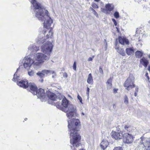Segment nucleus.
Masks as SVG:
<instances>
[{
  "mask_svg": "<svg viewBox=\"0 0 150 150\" xmlns=\"http://www.w3.org/2000/svg\"><path fill=\"white\" fill-rule=\"evenodd\" d=\"M47 96L49 99L52 100H62L61 102L59 101L54 103L57 108L67 113V116L70 119L76 114V107L75 106L69 104L68 100L65 97L60 95L57 98L56 95L53 93L47 92Z\"/></svg>",
  "mask_w": 150,
  "mask_h": 150,
  "instance_id": "nucleus-1",
  "label": "nucleus"
},
{
  "mask_svg": "<svg viewBox=\"0 0 150 150\" xmlns=\"http://www.w3.org/2000/svg\"><path fill=\"white\" fill-rule=\"evenodd\" d=\"M68 127L70 132V143L73 146H78L80 136L77 132V126L80 125L79 120L76 119H71L68 121Z\"/></svg>",
  "mask_w": 150,
  "mask_h": 150,
  "instance_id": "nucleus-2",
  "label": "nucleus"
},
{
  "mask_svg": "<svg viewBox=\"0 0 150 150\" xmlns=\"http://www.w3.org/2000/svg\"><path fill=\"white\" fill-rule=\"evenodd\" d=\"M31 3L32 4L34 9L37 10L35 12V16L41 22H44L43 24L44 29L43 30V33L45 34L47 29V10L41 4L38 2L36 0H31Z\"/></svg>",
  "mask_w": 150,
  "mask_h": 150,
  "instance_id": "nucleus-3",
  "label": "nucleus"
},
{
  "mask_svg": "<svg viewBox=\"0 0 150 150\" xmlns=\"http://www.w3.org/2000/svg\"><path fill=\"white\" fill-rule=\"evenodd\" d=\"M44 54H39L37 55V60L38 62L35 63V61L30 58L25 59L23 66L25 68L30 67L32 64H34L36 65H39L40 63L44 62V58L43 57Z\"/></svg>",
  "mask_w": 150,
  "mask_h": 150,
  "instance_id": "nucleus-4",
  "label": "nucleus"
},
{
  "mask_svg": "<svg viewBox=\"0 0 150 150\" xmlns=\"http://www.w3.org/2000/svg\"><path fill=\"white\" fill-rule=\"evenodd\" d=\"M134 77L133 74H130L129 77L127 79L124 84V86L126 87L125 89L129 91L135 86L134 83Z\"/></svg>",
  "mask_w": 150,
  "mask_h": 150,
  "instance_id": "nucleus-5",
  "label": "nucleus"
},
{
  "mask_svg": "<svg viewBox=\"0 0 150 150\" xmlns=\"http://www.w3.org/2000/svg\"><path fill=\"white\" fill-rule=\"evenodd\" d=\"M19 77L17 76L15 74H14L12 80L13 81H17V84L19 86L22 87L25 89H27L28 87L29 83L28 82V80L26 79H24L21 80L20 81H18Z\"/></svg>",
  "mask_w": 150,
  "mask_h": 150,
  "instance_id": "nucleus-6",
  "label": "nucleus"
},
{
  "mask_svg": "<svg viewBox=\"0 0 150 150\" xmlns=\"http://www.w3.org/2000/svg\"><path fill=\"white\" fill-rule=\"evenodd\" d=\"M34 95H36L38 98H39L42 102L46 101V93H45L44 89L40 88L37 89Z\"/></svg>",
  "mask_w": 150,
  "mask_h": 150,
  "instance_id": "nucleus-7",
  "label": "nucleus"
},
{
  "mask_svg": "<svg viewBox=\"0 0 150 150\" xmlns=\"http://www.w3.org/2000/svg\"><path fill=\"white\" fill-rule=\"evenodd\" d=\"M123 137L124 142L126 144H130L133 142L134 140L133 136L127 133L124 134Z\"/></svg>",
  "mask_w": 150,
  "mask_h": 150,
  "instance_id": "nucleus-8",
  "label": "nucleus"
},
{
  "mask_svg": "<svg viewBox=\"0 0 150 150\" xmlns=\"http://www.w3.org/2000/svg\"><path fill=\"white\" fill-rule=\"evenodd\" d=\"M38 89V87L35 83L31 82L29 83L28 87L27 88V90L33 94L34 95L36 93V91Z\"/></svg>",
  "mask_w": 150,
  "mask_h": 150,
  "instance_id": "nucleus-9",
  "label": "nucleus"
},
{
  "mask_svg": "<svg viewBox=\"0 0 150 150\" xmlns=\"http://www.w3.org/2000/svg\"><path fill=\"white\" fill-rule=\"evenodd\" d=\"M115 48L117 50V51L121 55L123 56L125 55V53L123 49L117 46V43L116 42L115 43Z\"/></svg>",
  "mask_w": 150,
  "mask_h": 150,
  "instance_id": "nucleus-10",
  "label": "nucleus"
},
{
  "mask_svg": "<svg viewBox=\"0 0 150 150\" xmlns=\"http://www.w3.org/2000/svg\"><path fill=\"white\" fill-rule=\"evenodd\" d=\"M112 136L115 139H120L123 137V135L122 133L116 132H112Z\"/></svg>",
  "mask_w": 150,
  "mask_h": 150,
  "instance_id": "nucleus-11",
  "label": "nucleus"
},
{
  "mask_svg": "<svg viewBox=\"0 0 150 150\" xmlns=\"http://www.w3.org/2000/svg\"><path fill=\"white\" fill-rule=\"evenodd\" d=\"M118 39L120 43L122 45H124L125 44L126 45H128L129 43L128 40L126 38L120 36L119 37Z\"/></svg>",
  "mask_w": 150,
  "mask_h": 150,
  "instance_id": "nucleus-12",
  "label": "nucleus"
},
{
  "mask_svg": "<svg viewBox=\"0 0 150 150\" xmlns=\"http://www.w3.org/2000/svg\"><path fill=\"white\" fill-rule=\"evenodd\" d=\"M53 47V45L50 42H47V55H50Z\"/></svg>",
  "mask_w": 150,
  "mask_h": 150,
  "instance_id": "nucleus-13",
  "label": "nucleus"
},
{
  "mask_svg": "<svg viewBox=\"0 0 150 150\" xmlns=\"http://www.w3.org/2000/svg\"><path fill=\"white\" fill-rule=\"evenodd\" d=\"M109 144L108 142L106 140H103L100 143V146L103 150H104Z\"/></svg>",
  "mask_w": 150,
  "mask_h": 150,
  "instance_id": "nucleus-14",
  "label": "nucleus"
},
{
  "mask_svg": "<svg viewBox=\"0 0 150 150\" xmlns=\"http://www.w3.org/2000/svg\"><path fill=\"white\" fill-rule=\"evenodd\" d=\"M143 145L145 148H150V137L145 139V142L144 143Z\"/></svg>",
  "mask_w": 150,
  "mask_h": 150,
  "instance_id": "nucleus-15",
  "label": "nucleus"
},
{
  "mask_svg": "<svg viewBox=\"0 0 150 150\" xmlns=\"http://www.w3.org/2000/svg\"><path fill=\"white\" fill-rule=\"evenodd\" d=\"M105 7L107 8L108 12H110L112 11L114 8V6L112 4H106L105 6Z\"/></svg>",
  "mask_w": 150,
  "mask_h": 150,
  "instance_id": "nucleus-16",
  "label": "nucleus"
},
{
  "mask_svg": "<svg viewBox=\"0 0 150 150\" xmlns=\"http://www.w3.org/2000/svg\"><path fill=\"white\" fill-rule=\"evenodd\" d=\"M112 79L111 77L106 82L107 88L108 89H110L111 88L112 85Z\"/></svg>",
  "mask_w": 150,
  "mask_h": 150,
  "instance_id": "nucleus-17",
  "label": "nucleus"
},
{
  "mask_svg": "<svg viewBox=\"0 0 150 150\" xmlns=\"http://www.w3.org/2000/svg\"><path fill=\"white\" fill-rule=\"evenodd\" d=\"M47 73V70H42L41 72H38L36 74L40 78H43L45 76V74Z\"/></svg>",
  "mask_w": 150,
  "mask_h": 150,
  "instance_id": "nucleus-18",
  "label": "nucleus"
},
{
  "mask_svg": "<svg viewBox=\"0 0 150 150\" xmlns=\"http://www.w3.org/2000/svg\"><path fill=\"white\" fill-rule=\"evenodd\" d=\"M93 79L91 74H88L87 82L90 84H92L93 83Z\"/></svg>",
  "mask_w": 150,
  "mask_h": 150,
  "instance_id": "nucleus-19",
  "label": "nucleus"
},
{
  "mask_svg": "<svg viewBox=\"0 0 150 150\" xmlns=\"http://www.w3.org/2000/svg\"><path fill=\"white\" fill-rule=\"evenodd\" d=\"M140 62L141 63L143 62V65L145 67H146L148 65L149 62L147 60L143 57L140 60Z\"/></svg>",
  "mask_w": 150,
  "mask_h": 150,
  "instance_id": "nucleus-20",
  "label": "nucleus"
},
{
  "mask_svg": "<svg viewBox=\"0 0 150 150\" xmlns=\"http://www.w3.org/2000/svg\"><path fill=\"white\" fill-rule=\"evenodd\" d=\"M126 52L127 54L129 55L133 54L134 52L132 48H127L126 50Z\"/></svg>",
  "mask_w": 150,
  "mask_h": 150,
  "instance_id": "nucleus-21",
  "label": "nucleus"
},
{
  "mask_svg": "<svg viewBox=\"0 0 150 150\" xmlns=\"http://www.w3.org/2000/svg\"><path fill=\"white\" fill-rule=\"evenodd\" d=\"M41 50L44 53L46 54L47 53V45L44 44L41 47Z\"/></svg>",
  "mask_w": 150,
  "mask_h": 150,
  "instance_id": "nucleus-22",
  "label": "nucleus"
},
{
  "mask_svg": "<svg viewBox=\"0 0 150 150\" xmlns=\"http://www.w3.org/2000/svg\"><path fill=\"white\" fill-rule=\"evenodd\" d=\"M143 53V52L141 51H137L135 53L136 57L138 58H141L142 55Z\"/></svg>",
  "mask_w": 150,
  "mask_h": 150,
  "instance_id": "nucleus-23",
  "label": "nucleus"
},
{
  "mask_svg": "<svg viewBox=\"0 0 150 150\" xmlns=\"http://www.w3.org/2000/svg\"><path fill=\"white\" fill-rule=\"evenodd\" d=\"M52 23V20L48 16V14L47 13V29L48 28V27L50 26V25Z\"/></svg>",
  "mask_w": 150,
  "mask_h": 150,
  "instance_id": "nucleus-24",
  "label": "nucleus"
},
{
  "mask_svg": "<svg viewBox=\"0 0 150 150\" xmlns=\"http://www.w3.org/2000/svg\"><path fill=\"white\" fill-rule=\"evenodd\" d=\"M49 29L50 30L49 31L48 33L49 34H47V38H52L53 34L52 28V27H51L49 28Z\"/></svg>",
  "mask_w": 150,
  "mask_h": 150,
  "instance_id": "nucleus-25",
  "label": "nucleus"
},
{
  "mask_svg": "<svg viewBox=\"0 0 150 150\" xmlns=\"http://www.w3.org/2000/svg\"><path fill=\"white\" fill-rule=\"evenodd\" d=\"M101 11L105 13L106 14H109L110 13H109L108 11L107 10V8H101Z\"/></svg>",
  "mask_w": 150,
  "mask_h": 150,
  "instance_id": "nucleus-26",
  "label": "nucleus"
},
{
  "mask_svg": "<svg viewBox=\"0 0 150 150\" xmlns=\"http://www.w3.org/2000/svg\"><path fill=\"white\" fill-rule=\"evenodd\" d=\"M124 103L126 105L127 104L129 103L128 98L126 95H125L124 96Z\"/></svg>",
  "mask_w": 150,
  "mask_h": 150,
  "instance_id": "nucleus-27",
  "label": "nucleus"
},
{
  "mask_svg": "<svg viewBox=\"0 0 150 150\" xmlns=\"http://www.w3.org/2000/svg\"><path fill=\"white\" fill-rule=\"evenodd\" d=\"M124 127L125 129L127 131H129L131 130L130 126L128 125H125Z\"/></svg>",
  "mask_w": 150,
  "mask_h": 150,
  "instance_id": "nucleus-28",
  "label": "nucleus"
},
{
  "mask_svg": "<svg viewBox=\"0 0 150 150\" xmlns=\"http://www.w3.org/2000/svg\"><path fill=\"white\" fill-rule=\"evenodd\" d=\"M114 16L115 18L117 19L119 17V14L118 12H115L114 13Z\"/></svg>",
  "mask_w": 150,
  "mask_h": 150,
  "instance_id": "nucleus-29",
  "label": "nucleus"
},
{
  "mask_svg": "<svg viewBox=\"0 0 150 150\" xmlns=\"http://www.w3.org/2000/svg\"><path fill=\"white\" fill-rule=\"evenodd\" d=\"M92 6L94 8H98V6L95 3H93L92 4Z\"/></svg>",
  "mask_w": 150,
  "mask_h": 150,
  "instance_id": "nucleus-30",
  "label": "nucleus"
},
{
  "mask_svg": "<svg viewBox=\"0 0 150 150\" xmlns=\"http://www.w3.org/2000/svg\"><path fill=\"white\" fill-rule=\"evenodd\" d=\"M34 74V71L33 70H31L28 72V74L30 76H32Z\"/></svg>",
  "mask_w": 150,
  "mask_h": 150,
  "instance_id": "nucleus-31",
  "label": "nucleus"
},
{
  "mask_svg": "<svg viewBox=\"0 0 150 150\" xmlns=\"http://www.w3.org/2000/svg\"><path fill=\"white\" fill-rule=\"evenodd\" d=\"M51 73L52 74V77L53 78H55L56 77V75L54 72L53 71H52L51 72V73H50V74Z\"/></svg>",
  "mask_w": 150,
  "mask_h": 150,
  "instance_id": "nucleus-32",
  "label": "nucleus"
},
{
  "mask_svg": "<svg viewBox=\"0 0 150 150\" xmlns=\"http://www.w3.org/2000/svg\"><path fill=\"white\" fill-rule=\"evenodd\" d=\"M90 89L88 87H87V96L88 98V99L89 98V92Z\"/></svg>",
  "mask_w": 150,
  "mask_h": 150,
  "instance_id": "nucleus-33",
  "label": "nucleus"
},
{
  "mask_svg": "<svg viewBox=\"0 0 150 150\" xmlns=\"http://www.w3.org/2000/svg\"><path fill=\"white\" fill-rule=\"evenodd\" d=\"M77 98L79 100L80 102L81 103V104H83L82 98L79 95H78Z\"/></svg>",
  "mask_w": 150,
  "mask_h": 150,
  "instance_id": "nucleus-34",
  "label": "nucleus"
},
{
  "mask_svg": "<svg viewBox=\"0 0 150 150\" xmlns=\"http://www.w3.org/2000/svg\"><path fill=\"white\" fill-rule=\"evenodd\" d=\"M76 65L75 62H74L73 65V68L74 70H76Z\"/></svg>",
  "mask_w": 150,
  "mask_h": 150,
  "instance_id": "nucleus-35",
  "label": "nucleus"
},
{
  "mask_svg": "<svg viewBox=\"0 0 150 150\" xmlns=\"http://www.w3.org/2000/svg\"><path fill=\"white\" fill-rule=\"evenodd\" d=\"M113 150H122V149L121 147H117L115 148Z\"/></svg>",
  "mask_w": 150,
  "mask_h": 150,
  "instance_id": "nucleus-36",
  "label": "nucleus"
},
{
  "mask_svg": "<svg viewBox=\"0 0 150 150\" xmlns=\"http://www.w3.org/2000/svg\"><path fill=\"white\" fill-rule=\"evenodd\" d=\"M99 71L102 74H103V72L102 68L100 67H99Z\"/></svg>",
  "mask_w": 150,
  "mask_h": 150,
  "instance_id": "nucleus-37",
  "label": "nucleus"
},
{
  "mask_svg": "<svg viewBox=\"0 0 150 150\" xmlns=\"http://www.w3.org/2000/svg\"><path fill=\"white\" fill-rule=\"evenodd\" d=\"M93 13L95 16H96L97 17H98V13H97L96 12L95 10H94V11H93Z\"/></svg>",
  "mask_w": 150,
  "mask_h": 150,
  "instance_id": "nucleus-38",
  "label": "nucleus"
},
{
  "mask_svg": "<svg viewBox=\"0 0 150 150\" xmlns=\"http://www.w3.org/2000/svg\"><path fill=\"white\" fill-rule=\"evenodd\" d=\"M63 76L64 77L67 78L68 76L66 72L64 73H63Z\"/></svg>",
  "mask_w": 150,
  "mask_h": 150,
  "instance_id": "nucleus-39",
  "label": "nucleus"
},
{
  "mask_svg": "<svg viewBox=\"0 0 150 150\" xmlns=\"http://www.w3.org/2000/svg\"><path fill=\"white\" fill-rule=\"evenodd\" d=\"M112 21L113 22L114 25H117V22H116V20L114 19H113V18L112 19Z\"/></svg>",
  "mask_w": 150,
  "mask_h": 150,
  "instance_id": "nucleus-40",
  "label": "nucleus"
},
{
  "mask_svg": "<svg viewBox=\"0 0 150 150\" xmlns=\"http://www.w3.org/2000/svg\"><path fill=\"white\" fill-rule=\"evenodd\" d=\"M94 56H93L92 57H90L88 59V61H92L93 60V58L94 57Z\"/></svg>",
  "mask_w": 150,
  "mask_h": 150,
  "instance_id": "nucleus-41",
  "label": "nucleus"
},
{
  "mask_svg": "<svg viewBox=\"0 0 150 150\" xmlns=\"http://www.w3.org/2000/svg\"><path fill=\"white\" fill-rule=\"evenodd\" d=\"M145 76L147 78L148 81L149 82H150V81H149V76H148V73L147 72L146 73V74H145Z\"/></svg>",
  "mask_w": 150,
  "mask_h": 150,
  "instance_id": "nucleus-42",
  "label": "nucleus"
},
{
  "mask_svg": "<svg viewBox=\"0 0 150 150\" xmlns=\"http://www.w3.org/2000/svg\"><path fill=\"white\" fill-rule=\"evenodd\" d=\"M118 90V89L117 88H114L113 89V92L114 93H117Z\"/></svg>",
  "mask_w": 150,
  "mask_h": 150,
  "instance_id": "nucleus-43",
  "label": "nucleus"
},
{
  "mask_svg": "<svg viewBox=\"0 0 150 150\" xmlns=\"http://www.w3.org/2000/svg\"><path fill=\"white\" fill-rule=\"evenodd\" d=\"M138 88L137 87L135 88V92H138Z\"/></svg>",
  "mask_w": 150,
  "mask_h": 150,
  "instance_id": "nucleus-44",
  "label": "nucleus"
},
{
  "mask_svg": "<svg viewBox=\"0 0 150 150\" xmlns=\"http://www.w3.org/2000/svg\"><path fill=\"white\" fill-rule=\"evenodd\" d=\"M90 9L91 11H92L93 12V11H94V10H94L91 7H90Z\"/></svg>",
  "mask_w": 150,
  "mask_h": 150,
  "instance_id": "nucleus-45",
  "label": "nucleus"
},
{
  "mask_svg": "<svg viewBox=\"0 0 150 150\" xmlns=\"http://www.w3.org/2000/svg\"><path fill=\"white\" fill-rule=\"evenodd\" d=\"M148 69L150 72V66H149L148 67Z\"/></svg>",
  "mask_w": 150,
  "mask_h": 150,
  "instance_id": "nucleus-46",
  "label": "nucleus"
},
{
  "mask_svg": "<svg viewBox=\"0 0 150 150\" xmlns=\"http://www.w3.org/2000/svg\"><path fill=\"white\" fill-rule=\"evenodd\" d=\"M137 92H135L134 95L135 96H137Z\"/></svg>",
  "mask_w": 150,
  "mask_h": 150,
  "instance_id": "nucleus-47",
  "label": "nucleus"
},
{
  "mask_svg": "<svg viewBox=\"0 0 150 150\" xmlns=\"http://www.w3.org/2000/svg\"><path fill=\"white\" fill-rule=\"evenodd\" d=\"M116 107V105L115 104L113 105V108H115Z\"/></svg>",
  "mask_w": 150,
  "mask_h": 150,
  "instance_id": "nucleus-48",
  "label": "nucleus"
},
{
  "mask_svg": "<svg viewBox=\"0 0 150 150\" xmlns=\"http://www.w3.org/2000/svg\"><path fill=\"white\" fill-rule=\"evenodd\" d=\"M148 56L149 57V58L150 59V54H149L148 55Z\"/></svg>",
  "mask_w": 150,
  "mask_h": 150,
  "instance_id": "nucleus-49",
  "label": "nucleus"
},
{
  "mask_svg": "<svg viewBox=\"0 0 150 150\" xmlns=\"http://www.w3.org/2000/svg\"><path fill=\"white\" fill-rule=\"evenodd\" d=\"M94 0L98 2L100 1V0Z\"/></svg>",
  "mask_w": 150,
  "mask_h": 150,
  "instance_id": "nucleus-50",
  "label": "nucleus"
},
{
  "mask_svg": "<svg viewBox=\"0 0 150 150\" xmlns=\"http://www.w3.org/2000/svg\"><path fill=\"white\" fill-rule=\"evenodd\" d=\"M136 1L139 2L140 1V0H134Z\"/></svg>",
  "mask_w": 150,
  "mask_h": 150,
  "instance_id": "nucleus-51",
  "label": "nucleus"
},
{
  "mask_svg": "<svg viewBox=\"0 0 150 150\" xmlns=\"http://www.w3.org/2000/svg\"><path fill=\"white\" fill-rule=\"evenodd\" d=\"M27 119H28L27 118H25L24 120L25 121H26V120H27Z\"/></svg>",
  "mask_w": 150,
  "mask_h": 150,
  "instance_id": "nucleus-52",
  "label": "nucleus"
},
{
  "mask_svg": "<svg viewBox=\"0 0 150 150\" xmlns=\"http://www.w3.org/2000/svg\"><path fill=\"white\" fill-rule=\"evenodd\" d=\"M104 41H105V43H106V45H107V42H106V40L105 39L104 40Z\"/></svg>",
  "mask_w": 150,
  "mask_h": 150,
  "instance_id": "nucleus-53",
  "label": "nucleus"
},
{
  "mask_svg": "<svg viewBox=\"0 0 150 150\" xmlns=\"http://www.w3.org/2000/svg\"><path fill=\"white\" fill-rule=\"evenodd\" d=\"M47 74H49V71L47 70Z\"/></svg>",
  "mask_w": 150,
  "mask_h": 150,
  "instance_id": "nucleus-54",
  "label": "nucleus"
},
{
  "mask_svg": "<svg viewBox=\"0 0 150 150\" xmlns=\"http://www.w3.org/2000/svg\"><path fill=\"white\" fill-rule=\"evenodd\" d=\"M82 115H84V114L83 112H82Z\"/></svg>",
  "mask_w": 150,
  "mask_h": 150,
  "instance_id": "nucleus-55",
  "label": "nucleus"
},
{
  "mask_svg": "<svg viewBox=\"0 0 150 150\" xmlns=\"http://www.w3.org/2000/svg\"><path fill=\"white\" fill-rule=\"evenodd\" d=\"M48 102H49V103H49V100H48Z\"/></svg>",
  "mask_w": 150,
  "mask_h": 150,
  "instance_id": "nucleus-56",
  "label": "nucleus"
},
{
  "mask_svg": "<svg viewBox=\"0 0 150 150\" xmlns=\"http://www.w3.org/2000/svg\"><path fill=\"white\" fill-rule=\"evenodd\" d=\"M73 150H75V149H74Z\"/></svg>",
  "mask_w": 150,
  "mask_h": 150,
  "instance_id": "nucleus-57",
  "label": "nucleus"
}]
</instances>
